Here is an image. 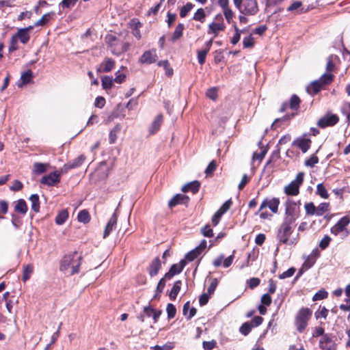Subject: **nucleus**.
Masks as SVG:
<instances>
[{
    "instance_id": "nucleus-43",
    "label": "nucleus",
    "mask_w": 350,
    "mask_h": 350,
    "mask_svg": "<svg viewBox=\"0 0 350 350\" xmlns=\"http://www.w3.org/2000/svg\"><path fill=\"white\" fill-rule=\"evenodd\" d=\"M206 17V14L203 8H199L195 12L193 19L196 21H200L201 23L204 22V18Z\"/></svg>"
},
{
    "instance_id": "nucleus-28",
    "label": "nucleus",
    "mask_w": 350,
    "mask_h": 350,
    "mask_svg": "<svg viewBox=\"0 0 350 350\" xmlns=\"http://www.w3.org/2000/svg\"><path fill=\"white\" fill-rule=\"evenodd\" d=\"M14 35L21 43L24 44H27L30 39L29 33H26L21 28H18L17 32Z\"/></svg>"
},
{
    "instance_id": "nucleus-12",
    "label": "nucleus",
    "mask_w": 350,
    "mask_h": 350,
    "mask_svg": "<svg viewBox=\"0 0 350 350\" xmlns=\"http://www.w3.org/2000/svg\"><path fill=\"white\" fill-rule=\"evenodd\" d=\"M350 222L349 217L344 216L341 217L338 222L331 228V232L335 235H337L340 232H342L347 226Z\"/></svg>"
},
{
    "instance_id": "nucleus-18",
    "label": "nucleus",
    "mask_w": 350,
    "mask_h": 350,
    "mask_svg": "<svg viewBox=\"0 0 350 350\" xmlns=\"http://www.w3.org/2000/svg\"><path fill=\"white\" fill-rule=\"evenodd\" d=\"M200 187V183L198 180H193L185 185L181 190L184 193L191 191L193 193H196Z\"/></svg>"
},
{
    "instance_id": "nucleus-27",
    "label": "nucleus",
    "mask_w": 350,
    "mask_h": 350,
    "mask_svg": "<svg viewBox=\"0 0 350 350\" xmlns=\"http://www.w3.org/2000/svg\"><path fill=\"white\" fill-rule=\"evenodd\" d=\"M68 215L69 214L66 209H62L59 211L55 217V221L56 224L59 226L64 224L68 219Z\"/></svg>"
},
{
    "instance_id": "nucleus-7",
    "label": "nucleus",
    "mask_w": 350,
    "mask_h": 350,
    "mask_svg": "<svg viewBox=\"0 0 350 350\" xmlns=\"http://www.w3.org/2000/svg\"><path fill=\"white\" fill-rule=\"evenodd\" d=\"M85 160V157L84 154H81L78 157L68 161L62 168H61L62 173L66 174L69 170L72 169H75L80 167Z\"/></svg>"
},
{
    "instance_id": "nucleus-41",
    "label": "nucleus",
    "mask_w": 350,
    "mask_h": 350,
    "mask_svg": "<svg viewBox=\"0 0 350 350\" xmlns=\"http://www.w3.org/2000/svg\"><path fill=\"white\" fill-rule=\"evenodd\" d=\"M194 5L190 2L186 3L180 10V16L185 18L187 16L188 13L193 9Z\"/></svg>"
},
{
    "instance_id": "nucleus-58",
    "label": "nucleus",
    "mask_w": 350,
    "mask_h": 350,
    "mask_svg": "<svg viewBox=\"0 0 350 350\" xmlns=\"http://www.w3.org/2000/svg\"><path fill=\"white\" fill-rule=\"evenodd\" d=\"M296 271V269L295 267H290L286 271L279 275V278L281 280H284L287 278H290L294 275Z\"/></svg>"
},
{
    "instance_id": "nucleus-50",
    "label": "nucleus",
    "mask_w": 350,
    "mask_h": 350,
    "mask_svg": "<svg viewBox=\"0 0 350 350\" xmlns=\"http://www.w3.org/2000/svg\"><path fill=\"white\" fill-rule=\"evenodd\" d=\"M33 271V267L31 265H27L24 267L23 273V280L26 282L30 278L31 273Z\"/></svg>"
},
{
    "instance_id": "nucleus-5",
    "label": "nucleus",
    "mask_w": 350,
    "mask_h": 350,
    "mask_svg": "<svg viewBox=\"0 0 350 350\" xmlns=\"http://www.w3.org/2000/svg\"><path fill=\"white\" fill-rule=\"evenodd\" d=\"M334 337L332 334L323 335V338L319 340V348L322 350H336L337 345L333 340Z\"/></svg>"
},
{
    "instance_id": "nucleus-53",
    "label": "nucleus",
    "mask_w": 350,
    "mask_h": 350,
    "mask_svg": "<svg viewBox=\"0 0 350 350\" xmlns=\"http://www.w3.org/2000/svg\"><path fill=\"white\" fill-rule=\"evenodd\" d=\"M295 325H296L297 330L299 333H302L304 331V329H306V327H307V325H308V322H306L305 321L299 320V319H296V318H295Z\"/></svg>"
},
{
    "instance_id": "nucleus-31",
    "label": "nucleus",
    "mask_w": 350,
    "mask_h": 350,
    "mask_svg": "<svg viewBox=\"0 0 350 350\" xmlns=\"http://www.w3.org/2000/svg\"><path fill=\"white\" fill-rule=\"evenodd\" d=\"M185 29V25L183 23H178L174 31L172 33L171 40L172 42H175L176 40L180 38L183 34V30Z\"/></svg>"
},
{
    "instance_id": "nucleus-2",
    "label": "nucleus",
    "mask_w": 350,
    "mask_h": 350,
    "mask_svg": "<svg viewBox=\"0 0 350 350\" xmlns=\"http://www.w3.org/2000/svg\"><path fill=\"white\" fill-rule=\"evenodd\" d=\"M339 122V117L337 114L327 112L321 117L317 122V126L321 129L335 126Z\"/></svg>"
},
{
    "instance_id": "nucleus-59",
    "label": "nucleus",
    "mask_w": 350,
    "mask_h": 350,
    "mask_svg": "<svg viewBox=\"0 0 350 350\" xmlns=\"http://www.w3.org/2000/svg\"><path fill=\"white\" fill-rule=\"evenodd\" d=\"M206 95L208 98L215 100L217 98V88L216 87H213L208 89Z\"/></svg>"
},
{
    "instance_id": "nucleus-30",
    "label": "nucleus",
    "mask_w": 350,
    "mask_h": 350,
    "mask_svg": "<svg viewBox=\"0 0 350 350\" xmlns=\"http://www.w3.org/2000/svg\"><path fill=\"white\" fill-rule=\"evenodd\" d=\"M55 16V12H50L44 14L40 20L34 23L33 26H44Z\"/></svg>"
},
{
    "instance_id": "nucleus-38",
    "label": "nucleus",
    "mask_w": 350,
    "mask_h": 350,
    "mask_svg": "<svg viewBox=\"0 0 350 350\" xmlns=\"http://www.w3.org/2000/svg\"><path fill=\"white\" fill-rule=\"evenodd\" d=\"M252 327H254L253 324H252V323H250V321H247L241 325V326L239 328V332L243 336H247L251 332Z\"/></svg>"
},
{
    "instance_id": "nucleus-61",
    "label": "nucleus",
    "mask_w": 350,
    "mask_h": 350,
    "mask_svg": "<svg viewBox=\"0 0 350 350\" xmlns=\"http://www.w3.org/2000/svg\"><path fill=\"white\" fill-rule=\"evenodd\" d=\"M132 23L134 25L133 29V35L135 38H137L138 40L141 38V34L139 28L142 26V24L139 21H135V19L132 20Z\"/></svg>"
},
{
    "instance_id": "nucleus-60",
    "label": "nucleus",
    "mask_w": 350,
    "mask_h": 350,
    "mask_svg": "<svg viewBox=\"0 0 350 350\" xmlns=\"http://www.w3.org/2000/svg\"><path fill=\"white\" fill-rule=\"evenodd\" d=\"M198 61L200 65H203L206 62V57L208 54L207 50L198 51Z\"/></svg>"
},
{
    "instance_id": "nucleus-24",
    "label": "nucleus",
    "mask_w": 350,
    "mask_h": 350,
    "mask_svg": "<svg viewBox=\"0 0 350 350\" xmlns=\"http://www.w3.org/2000/svg\"><path fill=\"white\" fill-rule=\"evenodd\" d=\"M295 116L294 113L291 114H286L282 118H276L273 122L271 125V129H276L278 126H280L282 124L288 121L291 118H292Z\"/></svg>"
},
{
    "instance_id": "nucleus-26",
    "label": "nucleus",
    "mask_w": 350,
    "mask_h": 350,
    "mask_svg": "<svg viewBox=\"0 0 350 350\" xmlns=\"http://www.w3.org/2000/svg\"><path fill=\"white\" fill-rule=\"evenodd\" d=\"M334 75L329 72H325L323 74L319 79V83L323 87L329 85L334 80Z\"/></svg>"
},
{
    "instance_id": "nucleus-40",
    "label": "nucleus",
    "mask_w": 350,
    "mask_h": 350,
    "mask_svg": "<svg viewBox=\"0 0 350 350\" xmlns=\"http://www.w3.org/2000/svg\"><path fill=\"white\" fill-rule=\"evenodd\" d=\"M47 170V164L36 162L33 164V172L37 174L44 173Z\"/></svg>"
},
{
    "instance_id": "nucleus-15",
    "label": "nucleus",
    "mask_w": 350,
    "mask_h": 350,
    "mask_svg": "<svg viewBox=\"0 0 350 350\" xmlns=\"http://www.w3.org/2000/svg\"><path fill=\"white\" fill-rule=\"evenodd\" d=\"M117 210L115 211V212L113 213L111 217H110L109 220L108 221L104 232H103V238L107 237L111 232L113 231L114 228L116 227L117 224V220H118V215L116 213Z\"/></svg>"
},
{
    "instance_id": "nucleus-63",
    "label": "nucleus",
    "mask_w": 350,
    "mask_h": 350,
    "mask_svg": "<svg viewBox=\"0 0 350 350\" xmlns=\"http://www.w3.org/2000/svg\"><path fill=\"white\" fill-rule=\"evenodd\" d=\"M216 167H217L216 161L215 160H212L208 163V166L206 167V170L204 171V173L207 176H209V175L212 174L213 173V172L215 170Z\"/></svg>"
},
{
    "instance_id": "nucleus-29",
    "label": "nucleus",
    "mask_w": 350,
    "mask_h": 350,
    "mask_svg": "<svg viewBox=\"0 0 350 350\" xmlns=\"http://www.w3.org/2000/svg\"><path fill=\"white\" fill-rule=\"evenodd\" d=\"M163 115L162 114H159L155 118V119L152 122V123L151 124V126L150 128V133L151 134H153L155 132H157V131H159V129H160V126L161 125V123H162V121H163Z\"/></svg>"
},
{
    "instance_id": "nucleus-11",
    "label": "nucleus",
    "mask_w": 350,
    "mask_h": 350,
    "mask_svg": "<svg viewBox=\"0 0 350 350\" xmlns=\"http://www.w3.org/2000/svg\"><path fill=\"white\" fill-rule=\"evenodd\" d=\"M189 202V196L182 193H177L168 202V206L170 208H173L178 204H184L187 206Z\"/></svg>"
},
{
    "instance_id": "nucleus-44",
    "label": "nucleus",
    "mask_w": 350,
    "mask_h": 350,
    "mask_svg": "<svg viewBox=\"0 0 350 350\" xmlns=\"http://www.w3.org/2000/svg\"><path fill=\"white\" fill-rule=\"evenodd\" d=\"M166 312L167 314V319H172L176 316V308L173 304L169 303L166 307Z\"/></svg>"
},
{
    "instance_id": "nucleus-9",
    "label": "nucleus",
    "mask_w": 350,
    "mask_h": 350,
    "mask_svg": "<svg viewBox=\"0 0 350 350\" xmlns=\"http://www.w3.org/2000/svg\"><path fill=\"white\" fill-rule=\"evenodd\" d=\"M285 215L299 217V208L297 207V204L295 201L288 199L285 202Z\"/></svg>"
},
{
    "instance_id": "nucleus-49",
    "label": "nucleus",
    "mask_w": 350,
    "mask_h": 350,
    "mask_svg": "<svg viewBox=\"0 0 350 350\" xmlns=\"http://www.w3.org/2000/svg\"><path fill=\"white\" fill-rule=\"evenodd\" d=\"M12 219L11 223L15 229H18L23 224V221L19 216L16 215L14 213L11 215Z\"/></svg>"
},
{
    "instance_id": "nucleus-51",
    "label": "nucleus",
    "mask_w": 350,
    "mask_h": 350,
    "mask_svg": "<svg viewBox=\"0 0 350 350\" xmlns=\"http://www.w3.org/2000/svg\"><path fill=\"white\" fill-rule=\"evenodd\" d=\"M243 47L245 49L252 48L254 45V38L252 35H249L243 38Z\"/></svg>"
},
{
    "instance_id": "nucleus-33",
    "label": "nucleus",
    "mask_w": 350,
    "mask_h": 350,
    "mask_svg": "<svg viewBox=\"0 0 350 350\" xmlns=\"http://www.w3.org/2000/svg\"><path fill=\"white\" fill-rule=\"evenodd\" d=\"M78 221L84 224H88L90 221V215L86 209L81 210L77 215Z\"/></svg>"
},
{
    "instance_id": "nucleus-37",
    "label": "nucleus",
    "mask_w": 350,
    "mask_h": 350,
    "mask_svg": "<svg viewBox=\"0 0 350 350\" xmlns=\"http://www.w3.org/2000/svg\"><path fill=\"white\" fill-rule=\"evenodd\" d=\"M341 113L346 117L347 126L350 124V103H345L341 107Z\"/></svg>"
},
{
    "instance_id": "nucleus-35",
    "label": "nucleus",
    "mask_w": 350,
    "mask_h": 350,
    "mask_svg": "<svg viewBox=\"0 0 350 350\" xmlns=\"http://www.w3.org/2000/svg\"><path fill=\"white\" fill-rule=\"evenodd\" d=\"M301 100L296 94H293L290 98L289 107L291 109L297 110L299 107Z\"/></svg>"
},
{
    "instance_id": "nucleus-19",
    "label": "nucleus",
    "mask_w": 350,
    "mask_h": 350,
    "mask_svg": "<svg viewBox=\"0 0 350 350\" xmlns=\"http://www.w3.org/2000/svg\"><path fill=\"white\" fill-rule=\"evenodd\" d=\"M322 88L323 86L319 83V81L314 80L306 87V92L308 94L314 96L317 94Z\"/></svg>"
},
{
    "instance_id": "nucleus-47",
    "label": "nucleus",
    "mask_w": 350,
    "mask_h": 350,
    "mask_svg": "<svg viewBox=\"0 0 350 350\" xmlns=\"http://www.w3.org/2000/svg\"><path fill=\"white\" fill-rule=\"evenodd\" d=\"M329 204L322 202L317 207V216H321L329 209Z\"/></svg>"
},
{
    "instance_id": "nucleus-56",
    "label": "nucleus",
    "mask_w": 350,
    "mask_h": 350,
    "mask_svg": "<svg viewBox=\"0 0 350 350\" xmlns=\"http://www.w3.org/2000/svg\"><path fill=\"white\" fill-rule=\"evenodd\" d=\"M219 281L217 278H213L211 284L207 288V293L210 295H213L218 285Z\"/></svg>"
},
{
    "instance_id": "nucleus-36",
    "label": "nucleus",
    "mask_w": 350,
    "mask_h": 350,
    "mask_svg": "<svg viewBox=\"0 0 350 350\" xmlns=\"http://www.w3.org/2000/svg\"><path fill=\"white\" fill-rule=\"evenodd\" d=\"M280 148L278 147V144L276 146V149L274 150L271 152L269 159L267 160V161L266 163V166H268L272 162L277 161L278 159H280Z\"/></svg>"
},
{
    "instance_id": "nucleus-34",
    "label": "nucleus",
    "mask_w": 350,
    "mask_h": 350,
    "mask_svg": "<svg viewBox=\"0 0 350 350\" xmlns=\"http://www.w3.org/2000/svg\"><path fill=\"white\" fill-rule=\"evenodd\" d=\"M113 79L110 76H104L101 78L102 87L104 90H110L113 85Z\"/></svg>"
},
{
    "instance_id": "nucleus-4",
    "label": "nucleus",
    "mask_w": 350,
    "mask_h": 350,
    "mask_svg": "<svg viewBox=\"0 0 350 350\" xmlns=\"http://www.w3.org/2000/svg\"><path fill=\"white\" fill-rule=\"evenodd\" d=\"M62 172L53 171L50 172L47 175H44L42 177L40 183L42 185H47L48 187H53L59 183L61 180Z\"/></svg>"
},
{
    "instance_id": "nucleus-42",
    "label": "nucleus",
    "mask_w": 350,
    "mask_h": 350,
    "mask_svg": "<svg viewBox=\"0 0 350 350\" xmlns=\"http://www.w3.org/2000/svg\"><path fill=\"white\" fill-rule=\"evenodd\" d=\"M306 215H317V206L312 202L306 203L304 205Z\"/></svg>"
},
{
    "instance_id": "nucleus-16",
    "label": "nucleus",
    "mask_w": 350,
    "mask_h": 350,
    "mask_svg": "<svg viewBox=\"0 0 350 350\" xmlns=\"http://www.w3.org/2000/svg\"><path fill=\"white\" fill-rule=\"evenodd\" d=\"M157 53L154 50L146 51L139 59L142 64H151L156 62Z\"/></svg>"
},
{
    "instance_id": "nucleus-55",
    "label": "nucleus",
    "mask_w": 350,
    "mask_h": 350,
    "mask_svg": "<svg viewBox=\"0 0 350 350\" xmlns=\"http://www.w3.org/2000/svg\"><path fill=\"white\" fill-rule=\"evenodd\" d=\"M224 50V49H218L214 52V62L216 64H218L221 62H222L224 59V56L223 55Z\"/></svg>"
},
{
    "instance_id": "nucleus-32",
    "label": "nucleus",
    "mask_w": 350,
    "mask_h": 350,
    "mask_svg": "<svg viewBox=\"0 0 350 350\" xmlns=\"http://www.w3.org/2000/svg\"><path fill=\"white\" fill-rule=\"evenodd\" d=\"M29 200L31 202V209L36 213L40 211V198L37 193L31 194L29 197Z\"/></svg>"
},
{
    "instance_id": "nucleus-22",
    "label": "nucleus",
    "mask_w": 350,
    "mask_h": 350,
    "mask_svg": "<svg viewBox=\"0 0 350 350\" xmlns=\"http://www.w3.org/2000/svg\"><path fill=\"white\" fill-rule=\"evenodd\" d=\"M311 316H312V310L310 308H301L299 310L295 318L298 319L299 320H302V321H305L308 322Z\"/></svg>"
},
{
    "instance_id": "nucleus-46",
    "label": "nucleus",
    "mask_w": 350,
    "mask_h": 350,
    "mask_svg": "<svg viewBox=\"0 0 350 350\" xmlns=\"http://www.w3.org/2000/svg\"><path fill=\"white\" fill-rule=\"evenodd\" d=\"M328 293L323 288L318 291L313 296V301H319L327 298Z\"/></svg>"
},
{
    "instance_id": "nucleus-45",
    "label": "nucleus",
    "mask_w": 350,
    "mask_h": 350,
    "mask_svg": "<svg viewBox=\"0 0 350 350\" xmlns=\"http://www.w3.org/2000/svg\"><path fill=\"white\" fill-rule=\"evenodd\" d=\"M18 40L13 35L10 39V44L8 47L9 53H12L18 49Z\"/></svg>"
},
{
    "instance_id": "nucleus-13",
    "label": "nucleus",
    "mask_w": 350,
    "mask_h": 350,
    "mask_svg": "<svg viewBox=\"0 0 350 350\" xmlns=\"http://www.w3.org/2000/svg\"><path fill=\"white\" fill-rule=\"evenodd\" d=\"M161 269V261L159 256L154 258L150 262L147 270L151 278L156 276Z\"/></svg>"
},
{
    "instance_id": "nucleus-1",
    "label": "nucleus",
    "mask_w": 350,
    "mask_h": 350,
    "mask_svg": "<svg viewBox=\"0 0 350 350\" xmlns=\"http://www.w3.org/2000/svg\"><path fill=\"white\" fill-rule=\"evenodd\" d=\"M81 260L82 257L81 256H78L77 252L66 254L61 261L60 270L64 271L69 267H71V275L78 273L79 272V267L81 265Z\"/></svg>"
},
{
    "instance_id": "nucleus-62",
    "label": "nucleus",
    "mask_w": 350,
    "mask_h": 350,
    "mask_svg": "<svg viewBox=\"0 0 350 350\" xmlns=\"http://www.w3.org/2000/svg\"><path fill=\"white\" fill-rule=\"evenodd\" d=\"M201 233L206 237H208V238H211V237H213L214 234H213V229L210 227L209 225H206L204 226L202 229H201Z\"/></svg>"
},
{
    "instance_id": "nucleus-14",
    "label": "nucleus",
    "mask_w": 350,
    "mask_h": 350,
    "mask_svg": "<svg viewBox=\"0 0 350 350\" xmlns=\"http://www.w3.org/2000/svg\"><path fill=\"white\" fill-rule=\"evenodd\" d=\"M310 144L311 140L304 137L297 138L292 143V146L298 147L304 153L306 152L309 150Z\"/></svg>"
},
{
    "instance_id": "nucleus-39",
    "label": "nucleus",
    "mask_w": 350,
    "mask_h": 350,
    "mask_svg": "<svg viewBox=\"0 0 350 350\" xmlns=\"http://www.w3.org/2000/svg\"><path fill=\"white\" fill-rule=\"evenodd\" d=\"M316 193L323 199H327L329 197L328 192L323 183L317 185Z\"/></svg>"
},
{
    "instance_id": "nucleus-6",
    "label": "nucleus",
    "mask_w": 350,
    "mask_h": 350,
    "mask_svg": "<svg viewBox=\"0 0 350 350\" xmlns=\"http://www.w3.org/2000/svg\"><path fill=\"white\" fill-rule=\"evenodd\" d=\"M293 232V227L281 224L278 232L277 238L279 241L284 244H287L289 237Z\"/></svg>"
},
{
    "instance_id": "nucleus-21",
    "label": "nucleus",
    "mask_w": 350,
    "mask_h": 350,
    "mask_svg": "<svg viewBox=\"0 0 350 350\" xmlns=\"http://www.w3.org/2000/svg\"><path fill=\"white\" fill-rule=\"evenodd\" d=\"M226 28L224 22L221 23H215L212 22L208 25V29L207 33H214L215 36H217L220 31L224 30Z\"/></svg>"
},
{
    "instance_id": "nucleus-8",
    "label": "nucleus",
    "mask_w": 350,
    "mask_h": 350,
    "mask_svg": "<svg viewBox=\"0 0 350 350\" xmlns=\"http://www.w3.org/2000/svg\"><path fill=\"white\" fill-rule=\"evenodd\" d=\"M280 204V200L277 198H273L271 200L268 198L265 199L260 204V208L256 214H258L259 211L262 210L266 207H269V208L274 213L278 212V206Z\"/></svg>"
},
{
    "instance_id": "nucleus-57",
    "label": "nucleus",
    "mask_w": 350,
    "mask_h": 350,
    "mask_svg": "<svg viewBox=\"0 0 350 350\" xmlns=\"http://www.w3.org/2000/svg\"><path fill=\"white\" fill-rule=\"evenodd\" d=\"M297 218L298 217H296L294 216L285 215V217L284 218V220H283V222L282 223V224L293 227V225L295 224V222Z\"/></svg>"
},
{
    "instance_id": "nucleus-20",
    "label": "nucleus",
    "mask_w": 350,
    "mask_h": 350,
    "mask_svg": "<svg viewBox=\"0 0 350 350\" xmlns=\"http://www.w3.org/2000/svg\"><path fill=\"white\" fill-rule=\"evenodd\" d=\"M299 187L300 185L293 180L285 187L284 192L287 196H297L299 193Z\"/></svg>"
},
{
    "instance_id": "nucleus-23",
    "label": "nucleus",
    "mask_w": 350,
    "mask_h": 350,
    "mask_svg": "<svg viewBox=\"0 0 350 350\" xmlns=\"http://www.w3.org/2000/svg\"><path fill=\"white\" fill-rule=\"evenodd\" d=\"M181 285L182 282L180 280H177L174 283V285L168 295L170 300L174 301L176 299L177 295L181 289Z\"/></svg>"
},
{
    "instance_id": "nucleus-64",
    "label": "nucleus",
    "mask_w": 350,
    "mask_h": 350,
    "mask_svg": "<svg viewBox=\"0 0 350 350\" xmlns=\"http://www.w3.org/2000/svg\"><path fill=\"white\" fill-rule=\"evenodd\" d=\"M232 204V200L231 199H228V200H226L221 206V207L219 208V211L220 213H221V214H224L226 213L230 208L231 205Z\"/></svg>"
},
{
    "instance_id": "nucleus-48",
    "label": "nucleus",
    "mask_w": 350,
    "mask_h": 350,
    "mask_svg": "<svg viewBox=\"0 0 350 350\" xmlns=\"http://www.w3.org/2000/svg\"><path fill=\"white\" fill-rule=\"evenodd\" d=\"M319 163V158L316 155V153L312 154L310 158L305 161V165L307 167H313L315 164Z\"/></svg>"
},
{
    "instance_id": "nucleus-10",
    "label": "nucleus",
    "mask_w": 350,
    "mask_h": 350,
    "mask_svg": "<svg viewBox=\"0 0 350 350\" xmlns=\"http://www.w3.org/2000/svg\"><path fill=\"white\" fill-rule=\"evenodd\" d=\"M34 75L33 72L28 69L27 70L21 73L20 79L17 81L16 85L18 88H21L25 85L33 83Z\"/></svg>"
},
{
    "instance_id": "nucleus-17",
    "label": "nucleus",
    "mask_w": 350,
    "mask_h": 350,
    "mask_svg": "<svg viewBox=\"0 0 350 350\" xmlns=\"http://www.w3.org/2000/svg\"><path fill=\"white\" fill-rule=\"evenodd\" d=\"M115 66V61L112 58L107 57L102 62L100 67L97 68L98 72H109L111 71Z\"/></svg>"
},
{
    "instance_id": "nucleus-54",
    "label": "nucleus",
    "mask_w": 350,
    "mask_h": 350,
    "mask_svg": "<svg viewBox=\"0 0 350 350\" xmlns=\"http://www.w3.org/2000/svg\"><path fill=\"white\" fill-rule=\"evenodd\" d=\"M331 241H332L331 237L329 235L325 234L319 243V247L322 250H325L329 246Z\"/></svg>"
},
{
    "instance_id": "nucleus-25",
    "label": "nucleus",
    "mask_w": 350,
    "mask_h": 350,
    "mask_svg": "<svg viewBox=\"0 0 350 350\" xmlns=\"http://www.w3.org/2000/svg\"><path fill=\"white\" fill-rule=\"evenodd\" d=\"M28 211L27 205L25 200L19 199L14 206V211L25 215Z\"/></svg>"
},
{
    "instance_id": "nucleus-3",
    "label": "nucleus",
    "mask_w": 350,
    "mask_h": 350,
    "mask_svg": "<svg viewBox=\"0 0 350 350\" xmlns=\"http://www.w3.org/2000/svg\"><path fill=\"white\" fill-rule=\"evenodd\" d=\"M239 11L245 16H254L258 12L256 0H245Z\"/></svg>"
},
{
    "instance_id": "nucleus-52",
    "label": "nucleus",
    "mask_w": 350,
    "mask_h": 350,
    "mask_svg": "<svg viewBox=\"0 0 350 350\" xmlns=\"http://www.w3.org/2000/svg\"><path fill=\"white\" fill-rule=\"evenodd\" d=\"M79 0H62L59 4V8H72Z\"/></svg>"
}]
</instances>
